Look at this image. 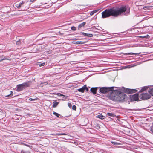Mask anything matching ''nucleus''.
Segmentation results:
<instances>
[{
  "instance_id": "7c9ffc66",
  "label": "nucleus",
  "mask_w": 153,
  "mask_h": 153,
  "mask_svg": "<svg viewBox=\"0 0 153 153\" xmlns=\"http://www.w3.org/2000/svg\"><path fill=\"white\" fill-rule=\"evenodd\" d=\"M149 7H149L148 6H145L143 7V9H147Z\"/></svg>"
},
{
  "instance_id": "58836bf2",
  "label": "nucleus",
  "mask_w": 153,
  "mask_h": 153,
  "mask_svg": "<svg viewBox=\"0 0 153 153\" xmlns=\"http://www.w3.org/2000/svg\"><path fill=\"white\" fill-rule=\"evenodd\" d=\"M35 0H30L31 2H33Z\"/></svg>"
},
{
  "instance_id": "412c9836",
  "label": "nucleus",
  "mask_w": 153,
  "mask_h": 153,
  "mask_svg": "<svg viewBox=\"0 0 153 153\" xmlns=\"http://www.w3.org/2000/svg\"><path fill=\"white\" fill-rule=\"evenodd\" d=\"M107 115L111 117H115L116 115L112 113H108L107 114Z\"/></svg>"
},
{
  "instance_id": "ddd939ff",
  "label": "nucleus",
  "mask_w": 153,
  "mask_h": 153,
  "mask_svg": "<svg viewBox=\"0 0 153 153\" xmlns=\"http://www.w3.org/2000/svg\"><path fill=\"white\" fill-rule=\"evenodd\" d=\"M97 88H91L90 91L93 93L95 94L96 93Z\"/></svg>"
},
{
  "instance_id": "a211bd4d",
  "label": "nucleus",
  "mask_w": 153,
  "mask_h": 153,
  "mask_svg": "<svg viewBox=\"0 0 153 153\" xmlns=\"http://www.w3.org/2000/svg\"><path fill=\"white\" fill-rule=\"evenodd\" d=\"M59 102H53V107L54 108L56 107V106L58 105V104H59Z\"/></svg>"
},
{
  "instance_id": "49530a36",
  "label": "nucleus",
  "mask_w": 153,
  "mask_h": 153,
  "mask_svg": "<svg viewBox=\"0 0 153 153\" xmlns=\"http://www.w3.org/2000/svg\"><path fill=\"white\" fill-rule=\"evenodd\" d=\"M22 152V151H21V152Z\"/></svg>"
},
{
  "instance_id": "2f4dec72",
  "label": "nucleus",
  "mask_w": 153,
  "mask_h": 153,
  "mask_svg": "<svg viewBox=\"0 0 153 153\" xmlns=\"http://www.w3.org/2000/svg\"><path fill=\"white\" fill-rule=\"evenodd\" d=\"M57 95H58V96H63L64 97H65V95H63L62 94H61L60 93H59L57 94Z\"/></svg>"
},
{
  "instance_id": "6ab92c4d",
  "label": "nucleus",
  "mask_w": 153,
  "mask_h": 153,
  "mask_svg": "<svg viewBox=\"0 0 153 153\" xmlns=\"http://www.w3.org/2000/svg\"><path fill=\"white\" fill-rule=\"evenodd\" d=\"M7 59L3 56H0V62L4 59Z\"/></svg>"
},
{
  "instance_id": "4be33fe9",
  "label": "nucleus",
  "mask_w": 153,
  "mask_h": 153,
  "mask_svg": "<svg viewBox=\"0 0 153 153\" xmlns=\"http://www.w3.org/2000/svg\"><path fill=\"white\" fill-rule=\"evenodd\" d=\"M111 143L112 144H114V145H117L121 144V143H117V142H116L112 141Z\"/></svg>"
},
{
  "instance_id": "f03ea898",
  "label": "nucleus",
  "mask_w": 153,
  "mask_h": 153,
  "mask_svg": "<svg viewBox=\"0 0 153 153\" xmlns=\"http://www.w3.org/2000/svg\"><path fill=\"white\" fill-rule=\"evenodd\" d=\"M30 83V82L28 81L27 82H25L22 84L17 85L16 91H22L23 89H25L26 87H29Z\"/></svg>"
},
{
  "instance_id": "9b49d317",
  "label": "nucleus",
  "mask_w": 153,
  "mask_h": 153,
  "mask_svg": "<svg viewBox=\"0 0 153 153\" xmlns=\"http://www.w3.org/2000/svg\"><path fill=\"white\" fill-rule=\"evenodd\" d=\"M141 64L140 62H138L136 63L135 64H132L129 65H128V66H130V67H133L134 66H136L138 65H140Z\"/></svg>"
},
{
  "instance_id": "c03bdc74",
  "label": "nucleus",
  "mask_w": 153,
  "mask_h": 153,
  "mask_svg": "<svg viewBox=\"0 0 153 153\" xmlns=\"http://www.w3.org/2000/svg\"><path fill=\"white\" fill-rule=\"evenodd\" d=\"M151 131L153 133V128L151 129Z\"/></svg>"
},
{
  "instance_id": "c85d7f7f",
  "label": "nucleus",
  "mask_w": 153,
  "mask_h": 153,
  "mask_svg": "<svg viewBox=\"0 0 153 153\" xmlns=\"http://www.w3.org/2000/svg\"><path fill=\"white\" fill-rule=\"evenodd\" d=\"M68 107L70 108H71L72 107V105H71V103H68Z\"/></svg>"
},
{
  "instance_id": "5701e85b",
  "label": "nucleus",
  "mask_w": 153,
  "mask_h": 153,
  "mask_svg": "<svg viewBox=\"0 0 153 153\" xmlns=\"http://www.w3.org/2000/svg\"><path fill=\"white\" fill-rule=\"evenodd\" d=\"M147 88V87L146 86L144 87H143L141 88L140 91V92H142L144 91V90H146Z\"/></svg>"
},
{
  "instance_id": "9d476101",
  "label": "nucleus",
  "mask_w": 153,
  "mask_h": 153,
  "mask_svg": "<svg viewBox=\"0 0 153 153\" xmlns=\"http://www.w3.org/2000/svg\"><path fill=\"white\" fill-rule=\"evenodd\" d=\"M86 88V85H84L82 88L78 89V90L79 92H84V91L85 89Z\"/></svg>"
},
{
  "instance_id": "f3484780",
  "label": "nucleus",
  "mask_w": 153,
  "mask_h": 153,
  "mask_svg": "<svg viewBox=\"0 0 153 153\" xmlns=\"http://www.w3.org/2000/svg\"><path fill=\"white\" fill-rule=\"evenodd\" d=\"M98 10H93V11H91L90 13V15L91 16L93 15L94 13H95L97 12V11H98Z\"/></svg>"
},
{
  "instance_id": "393cba45",
  "label": "nucleus",
  "mask_w": 153,
  "mask_h": 153,
  "mask_svg": "<svg viewBox=\"0 0 153 153\" xmlns=\"http://www.w3.org/2000/svg\"><path fill=\"white\" fill-rule=\"evenodd\" d=\"M66 134L65 133H58L56 134L57 135H65Z\"/></svg>"
},
{
  "instance_id": "e433bc0d",
  "label": "nucleus",
  "mask_w": 153,
  "mask_h": 153,
  "mask_svg": "<svg viewBox=\"0 0 153 153\" xmlns=\"http://www.w3.org/2000/svg\"><path fill=\"white\" fill-rule=\"evenodd\" d=\"M11 97V96H10V94L5 96V97Z\"/></svg>"
},
{
  "instance_id": "c756f323",
  "label": "nucleus",
  "mask_w": 153,
  "mask_h": 153,
  "mask_svg": "<svg viewBox=\"0 0 153 153\" xmlns=\"http://www.w3.org/2000/svg\"><path fill=\"white\" fill-rule=\"evenodd\" d=\"M36 100V99H32L31 98H30L29 99V100L32 101H34Z\"/></svg>"
},
{
  "instance_id": "4468645a",
  "label": "nucleus",
  "mask_w": 153,
  "mask_h": 153,
  "mask_svg": "<svg viewBox=\"0 0 153 153\" xmlns=\"http://www.w3.org/2000/svg\"><path fill=\"white\" fill-rule=\"evenodd\" d=\"M24 4V2L22 1V2L20 3L19 4H17L16 5V7L18 8H20L22 5H23Z\"/></svg>"
},
{
  "instance_id": "b1692460",
  "label": "nucleus",
  "mask_w": 153,
  "mask_h": 153,
  "mask_svg": "<svg viewBox=\"0 0 153 153\" xmlns=\"http://www.w3.org/2000/svg\"><path fill=\"white\" fill-rule=\"evenodd\" d=\"M53 114L55 115L56 116V117H59V116L60 115L59 114L57 113L56 112H54L53 113Z\"/></svg>"
},
{
  "instance_id": "473e14b6",
  "label": "nucleus",
  "mask_w": 153,
  "mask_h": 153,
  "mask_svg": "<svg viewBox=\"0 0 153 153\" xmlns=\"http://www.w3.org/2000/svg\"><path fill=\"white\" fill-rule=\"evenodd\" d=\"M16 44L17 45H19L20 44V40L17 41L16 42Z\"/></svg>"
},
{
  "instance_id": "72a5a7b5",
  "label": "nucleus",
  "mask_w": 153,
  "mask_h": 153,
  "mask_svg": "<svg viewBox=\"0 0 153 153\" xmlns=\"http://www.w3.org/2000/svg\"><path fill=\"white\" fill-rule=\"evenodd\" d=\"M45 64V63H43L42 64H41L39 65V66L40 67H41V66H43Z\"/></svg>"
},
{
  "instance_id": "ea45409f",
  "label": "nucleus",
  "mask_w": 153,
  "mask_h": 153,
  "mask_svg": "<svg viewBox=\"0 0 153 153\" xmlns=\"http://www.w3.org/2000/svg\"><path fill=\"white\" fill-rule=\"evenodd\" d=\"M85 90H87V91H88V88L86 87V88H85Z\"/></svg>"
},
{
  "instance_id": "f257e3e1",
  "label": "nucleus",
  "mask_w": 153,
  "mask_h": 153,
  "mask_svg": "<svg viewBox=\"0 0 153 153\" xmlns=\"http://www.w3.org/2000/svg\"><path fill=\"white\" fill-rule=\"evenodd\" d=\"M126 10V7L124 6L120 8H113L109 9H107L102 13V17L105 18L111 16L117 17L119 15L125 14L124 13Z\"/></svg>"
},
{
  "instance_id": "6e6552de",
  "label": "nucleus",
  "mask_w": 153,
  "mask_h": 153,
  "mask_svg": "<svg viewBox=\"0 0 153 153\" xmlns=\"http://www.w3.org/2000/svg\"><path fill=\"white\" fill-rule=\"evenodd\" d=\"M138 94H136L132 95L131 98L133 100L137 101L138 100Z\"/></svg>"
},
{
  "instance_id": "dca6fc26",
  "label": "nucleus",
  "mask_w": 153,
  "mask_h": 153,
  "mask_svg": "<svg viewBox=\"0 0 153 153\" xmlns=\"http://www.w3.org/2000/svg\"><path fill=\"white\" fill-rule=\"evenodd\" d=\"M149 93L150 94V95L152 96H153V88H150L149 90L148 91Z\"/></svg>"
},
{
  "instance_id": "4c0bfd02",
  "label": "nucleus",
  "mask_w": 153,
  "mask_h": 153,
  "mask_svg": "<svg viewBox=\"0 0 153 153\" xmlns=\"http://www.w3.org/2000/svg\"><path fill=\"white\" fill-rule=\"evenodd\" d=\"M139 37L141 38H144L145 37V36H139Z\"/></svg>"
},
{
  "instance_id": "79ce46f5",
  "label": "nucleus",
  "mask_w": 153,
  "mask_h": 153,
  "mask_svg": "<svg viewBox=\"0 0 153 153\" xmlns=\"http://www.w3.org/2000/svg\"><path fill=\"white\" fill-rule=\"evenodd\" d=\"M127 67H128V68H131V67H130V66H128L127 67H126V68H127Z\"/></svg>"
},
{
  "instance_id": "2eb2a0df",
  "label": "nucleus",
  "mask_w": 153,
  "mask_h": 153,
  "mask_svg": "<svg viewBox=\"0 0 153 153\" xmlns=\"http://www.w3.org/2000/svg\"><path fill=\"white\" fill-rule=\"evenodd\" d=\"M97 117L101 119H103L105 118V117L101 114L98 115Z\"/></svg>"
},
{
  "instance_id": "1a4fd4ad",
  "label": "nucleus",
  "mask_w": 153,
  "mask_h": 153,
  "mask_svg": "<svg viewBox=\"0 0 153 153\" xmlns=\"http://www.w3.org/2000/svg\"><path fill=\"white\" fill-rule=\"evenodd\" d=\"M86 43V41H74L73 43L75 44H83Z\"/></svg>"
},
{
  "instance_id": "cd10ccee",
  "label": "nucleus",
  "mask_w": 153,
  "mask_h": 153,
  "mask_svg": "<svg viewBox=\"0 0 153 153\" xmlns=\"http://www.w3.org/2000/svg\"><path fill=\"white\" fill-rule=\"evenodd\" d=\"M76 107L75 105H73L72 106V108L73 110H76Z\"/></svg>"
},
{
  "instance_id": "20e7f679",
  "label": "nucleus",
  "mask_w": 153,
  "mask_h": 153,
  "mask_svg": "<svg viewBox=\"0 0 153 153\" xmlns=\"http://www.w3.org/2000/svg\"><path fill=\"white\" fill-rule=\"evenodd\" d=\"M126 97L123 93L118 91L117 93V101H120L126 98Z\"/></svg>"
},
{
  "instance_id": "0eeeda50",
  "label": "nucleus",
  "mask_w": 153,
  "mask_h": 153,
  "mask_svg": "<svg viewBox=\"0 0 153 153\" xmlns=\"http://www.w3.org/2000/svg\"><path fill=\"white\" fill-rule=\"evenodd\" d=\"M123 91L126 93L132 94L136 92L137 90L135 89H131L124 88Z\"/></svg>"
},
{
  "instance_id": "a878e982",
  "label": "nucleus",
  "mask_w": 153,
  "mask_h": 153,
  "mask_svg": "<svg viewBox=\"0 0 153 153\" xmlns=\"http://www.w3.org/2000/svg\"><path fill=\"white\" fill-rule=\"evenodd\" d=\"M86 36L90 37H92L93 36V35L92 34H87L86 35Z\"/></svg>"
},
{
  "instance_id": "7ed1b4c3",
  "label": "nucleus",
  "mask_w": 153,
  "mask_h": 153,
  "mask_svg": "<svg viewBox=\"0 0 153 153\" xmlns=\"http://www.w3.org/2000/svg\"><path fill=\"white\" fill-rule=\"evenodd\" d=\"M107 97L111 100L117 101V94H116V92H110V93L107 95Z\"/></svg>"
},
{
  "instance_id": "423d86ee",
  "label": "nucleus",
  "mask_w": 153,
  "mask_h": 153,
  "mask_svg": "<svg viewBox=\"0 0 153 153\" xmlns=\"http://www.w3.org/2000/svg\"><path fill=\"white\" fill-rule=\"evenodd\" d=\"M113 87L110 88L102 87L100 89V91L103 94H105L108 92L112 91Z\"/></svg>"
},
{
  "instance_id": "f8f14e48",
  "label": "nucleus",
  "mask_w": 153,
  "mask_h": 153,
  "mask_svg": "<svg viewBox=\"0 0 153 153\" xmlns=\"http://www.w3.org/2000/svg\"><path fill=\"white\" fill-rule=\"evenodd\" d=\"M85 22H83V23L79 24L78 26V29L79 30L82 27H84L85 25Z\"/></svg>"
},
{
  "instance_id": "a18cd8bd",
  "label": "nucleus",
  "mask_w": 153,
  "mask_h": 153,
  "mask_svg": "<svg viewBox=\"0 0 153 153\" xmlns=\"http://www.w3.org/2000/svg\"><path fill=\"white\" fill-rule=\"evenodd\" d=\"M9 60H11L10 59H9Z\"/></svg>"
},
{
  "instance_id": "c9c22d12",
  "label": "nucleus",
  "mask_w": 153,
  "mask_h": 153,
  "mask_svg": "<svg viewBox=\"0 0 153 153\" xmlns=\"http://www.w3.org/2000/svg\"><path fill=\"white\" fill-rule=\"evenodd\" d=\"M13 92L12 91H10V94L11 97L13 95Z\"/></svg>"
},
{
  "instance_id": "aec40b11",
  "label": "nucleus",
  "mask_w": 153,
  "mask_h": 153,
  "mask_svg": "<svg viewBox=\"0 0 153 153\" xmlns=\"http://www.w3.org/2000/svg\"><path fill=\"white\" fill-rule=\"evenodd\" d=\"M124 55H134L136 54L133 53H123Z\"/></svg>"
},
{
  "instance_id": "37998d69",
  "label": "nucleus",
  "mask_w": 153,
  "mask_h": 153,
  "mask_svg": "<svg viewBox=\"0 0 153 153\" xmlns=\"http://www.w3.org/2000/svg\"><path fill=\"white\" fill-rule=\"evenodd\" d=\"M67 97H65V98H64L65 99H67Z\"/></svg>"
},
{
  "instance_id": "a19ab883",
  "label": "nucleus",
  "mask_w": 153,
  "mask_h": 153,
  "mask_svg": "<svg viewBox=\"0 0 153 153\" xmlns=\"http://www.w3.org/2000/svg\"><path fill=\"white\" fill-rule=\"evenodd\" d=\"M22 144H23V145H25V146H28V145H26V144H24V143H22Z\"/></svg>"
},
{
  "instance_id": "bb28decb",
  "label": "nucleus",
  "mask_w": 153,
  "mask_h": 153,
  "mask_svg": "<svg viewBox=\"0 0 153 153\" xmlns=\"http://www.w3.org/2000/svg\"><path fill=\"white\" fill-rule=\"evenodd\" d=\"M71 29L73 31H75V30H76V28L75 27L73 26L71 27Z\"/></svg>"
},
{
  "instance_id": "f704fd0d",
  "label": "nucleus",
  "mask_w": 153,
  "mask_h": 153,
  "mask_svg": "<svg viewBox=\"0 0 153 153\" xmlns=\"http://www.w3.org/2000/svg\"><path fill=\"white\" fill-rule=\"evenodd\" d=\"M82 34L85 36H86V35H87V33H82Z\"/></svg>"
},
{
  "instance_id": "39448f33",
  "label": "nucleus",
  "mask_w": 153,
  "mask_h": 153,
  "mask_svg": "<svg viewBox=\"0 0 153 153\" xmlns=\"http://www.w3.org/2000/svg\"><path fill=\"white\" fill-rule=\"evenodd\" d=\"M139 97L143 100H146L151 97V95L148 93L143 92L140 95Z\"/></svg>"
}]
</instances>
